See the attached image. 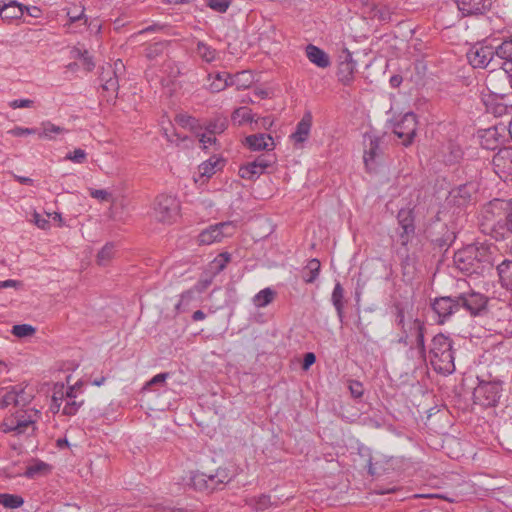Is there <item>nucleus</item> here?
<instances>
[{
	"label": "nucleus",
	"instance_id": "9",
	"mask_svg": "<svg viewBox=\"0 0 512 512\" xmlns=\"http://www.w3.org/2000/svg\"><path fill=\"white\" fill-rule=\"evenodd\" d=\"M275 163L273 156H259L253 162H249L239 168V176L246 180H255L262 175L267 168Z\"/></svg>",
	"mask_w": 512,
	"mask_h": 512
},
{
	"label": "nucleus",
	"instance_id": "56",
	"mask_svg": "<svg viewBox=\"0 0 512 512\" xmlns=\"http://www.w3.org/2000/svg\"><path fill=\"white\" fill-rule=\"evenodd\" d=\"M34 105V101L30 99H16L9 103V106L13 109L18 108H31Z\"/></svg>",
	"mask_w": 512,
	"mask_h": 512
},
{
	"label": "nucleus",
	"instance_id": "10",
	"mask_svg": "<svg viewBox=\"0 0 512 512\" xmlns=\"http://www.w3.org/2000/svg\"><path fill=\"white\" fill-rule=\"evenodd\" d=\"M496 55V48L478 45L472 47L467 53V59L474 68H487Z\"/></svg>",
	"mask_w": 512,
	"mask_h": 512
},
{
	"label": "nucleus",
	"instance_id": "6",
	"mask_svg": "<svg viewBox=\"0 0 512 512\" xmlns=\"http://www.w3.org/2000/svg\"><path fill=\"white\" fill-rule=\"evenodd\" d=\"M237 230V224L233 221L211 225L198 236L200 245H211L222 241L225 237L232 236Z\"/></svg>",
	"mask_w": 512,
	"mask_h": 512
},
{
	"label": "nucleus",
	"instance_id": "61",
	"mask_svg": "<svg viewBox=\"0 0 512 512\" xmlns=\"http://www.w3.org/2000/svg\"><path fill=\"white\" fill-rule=\"evenodd\" d=\"M167 377H168L167 373L157 374L147 383V385H154V384H158V383H163V382H165Z\"/></svg>",
	"mask_w": 512,
	"mask_h": 512
},
{
	"label": "nucleus",
	"instance_id": "34",
	"mask_svg": "<svg viewBox=\"0 0 512 512\" xmlns=\"http://www.w3.org/2000/svg\"><path fill=\"white\" fill-rule=\"evenodd\" d=\"M232 121L239 126L248 122L252 123L254 121L252 110L248 107L237 108L232 114Z\"/></svg>",
	"mask_w": 512,
	"mask_h": 512
},
{
	"label": "nucleus",
	"instance_id": "52",
	"mask_svg": "<svg viewBox=\"0 0 512 512\" xmlns=\"http://www.w3.org/2000/svg\"><path fill=\"white\" fill-rule=\"evenodd\" d=\"M33 222L40 229L47 230L50 228L48 217L45 218L37 212H34L33 214Z\"/></svg>",
	"mask_w": 512,
	"mask_h": 512
},
{
	"label": "nucleus",
	"instance_id": "38",
	"mask_svg": "<svg viewBox=\"0 0 512 512\" xmlns=\"http://www.w3.org/2000/svg\"><path fill=\"white\" fill-rule=\"evenodd\" d=\"M197 54L205 62L211 63L216 60L218 52L208 44L199 41L197 43Z\"/></svg>",
	"mask_w": 512,
	"mask_h": 512
},
{
	"label": "nucleus",
	"instance_id": "54",
	"mask_svg": "<svg viewBox=\"0 0 512 512\" xmlns=\"http://www.w3.org/2000/svg\"><path fill=\"white\" fill-rule=\"evenodd\" d=\"M349 390L351 392V395L355 398L362 397L364 393L363 385L358 381H350Z\"/></svg>",
	"mask_w": 512,
	"mask_h": 512
},
{
	"label": "nucleus",
	"instance_id": "45",
	"mask_svg": "<svg viewBox=\"0 0 512 512\" xmlns=\"http://www.w3.org/2000/svg\"><path fill=\"white\" fill-rule=\"evenodd\" d=\"M12 334L18 338L31 337L36 333V328L30 324H18L12 327Z\"/></svg>",
	"mask_w": 512,
	"mask_h": 512
},
{
	"label": "nucleus",
	"instance_id": "18",
	"mask_svg": "<svg viewBox=\"0 0 512 512\" xmlns=\"http://www.w3.org/2000/svg\"><path fill=\"white\" fill-rule=\"evenodd\" d=\"M459 309L458 299L451 297L437 298L433 303V310L438 314L441 322Z\"/></svg>",
	"mask_w": 512,
	"mask_h": 512
},
{
	"label": "nucleus",
	"instance_id": "13",
	"mask_svg": "<svg viewBox=\"0 0 512 512\" xmlns=\"http://www.w3.org/2000/svg\"><path fill=\"white\" fill-rule=\"evenodd\" d=\"M457 299L459 301V308H465L472 316L480 315L487 306V298L476 292L461 295Z\"/></svg>",
	"mask_w": 512,
	"mask_h": 512
},
{
	"label": "nucleus",
	"instance_id": "48",
	"mask_svg": "<svg viewBox=\"0 0 512 512\" xmlns=\"http://www.w3.org/2000/svg\"><path fill=\"white\" fill-rule=\"evenodd\" d=\"M87 153L81 148H77L72 152H69L65 156V160L71 161L76 164H82L86 161Z\"/></svg>",
	"mask_w": 512,
	"mask_h": 512
},
{
	"label": "nucleus",
	"instance_id": "59",
	"mask_svg": "<svg viewBox=\"0 0 512 512\" xmlns=\"http://www.w3.org/2000/svg\"><path fill=\"white\" fill-rule=\"evenodd\" d=\"M10 134L14 136H23V135H30L35 133L34 129L31 128H22V127H15L9 131Z\"/></svg>",
	"mask_w": 512,
	"mask_h": 512
},
{
	"label": "nucleus",
	"instance_id": "37",
	"mask_svg": "<svg viewBox=\"0 0 512 512\" xmlns=\"http://www.w3.org/2000/svg\"><path fill=\"white\" fill-rule=\"evenodd\" d=\"M50 470L51 468L48 464L39 461L29 465L26 468L24 475L28 478H35L38 476L47 475L50 472Z\"/></svg>",
	"mask_w": 512,
	"mask_h": 512
},
{
	"label": "nucleus",
	"instance_id": "17",
	"mask_svg": "<svg viewBox=\"0 0 512 512\" xmlns=\"http://www.w3.org/2000/svg\"><path fill=\"white\" fill-rule=\"evenodd\" d=\"M382 155V149L380 147V141L378 138L369 137V144L364 152V163L369 171L376 169L378 165V159Z\"/></svg>",
	"mask_w": 512,
	"mask_h": 512
},
{
	"label": "nucleus",
	"instance_id": "55",
	"mask_svg": "<svg viewBox=\"0 0 512 512\" xmlns=\"http://www.w3.org/2000/svg\"><path fill=\"white\" fill-rule=\"evenodd\" d=\"M67 16L69 18V23H67L66 26L70 28L72 24L85 18L84 8H81L78 13L69 10L67 12Z\"/></svg>",
	"mask_w": 512,
	"mask_h": 512
},
{
	"label": "nucleus",
	"instance_id": "3",
	"mask_svg": "<svg viewBox=\"0 0 512 512\" xmlns=\"http://www.w3.org/2000/svg\"><path fill=\"white\" fill-rule=\"evenodd\" d=\"M429 359L435 371L441 374H451L455 370L452 341L444 334L434 336Z\"/></svg>",
	"mask_w": 512,
	"mask_h": 512
},
{
	"label": "nucleus",
	"instance_id": "58",
	"mask_svg": "<svg viewBox=\"0 0 512 512\" xmlns=\"http://www.w3.org/2000/svg\"><path fill=\"white\" fill-rule=\"evenodd\" d=\"M199 140L202 143L203 148H205V149L208 148V146L216 143V138H215L214 134H209L208 132H207V134L206 133L202 134L200 136Z\"/></svg>",
	"mask_w": 512,
	"mask_h": 512
},
{
	"label": "nucleus",
	"instance_id": "43",
	"mask_svg": "<svg viewBox=\"0 0 512 512\" xmlns=\"http://www.w3.org/2000/svg\"><path fill=\"white\" fill-rule=\"evenodd\" d=\"M89 194L92 198L98 200L100 203H114L115 201L113 194L106 189L89 188Z\"/></svg>",
	"mask_w": 512,
	"mask_h": 512
},
{
	"label": "nucleus",
	"instance_id": "41",
	"mask_svg": "<svg viewBox=\"0 0 512 512\" xmlns=\"http://www.w3.org/2000/svg\"><path fill=\"white\" fill-rule=\"evenodd\" d=\"M344 290L343 287L340 285V283H337L334 287L333 293H332V302L335 306L337 313L339 316L342 315L343 308H344Z\"/></svg>",
	"mask_w": 512,
	"mask_h": 512
},
{
	"label": "nucleus",
	"instance_id": "23",
	"mask_svg": "<svg viewBox=\"0 0 512 512\" xmlns=\"http://www.w3.org/2000/svg\"><path fill=\"white\" fill-rule=\"evenodd\" d=\"M312 125V117L310 114L304 115L301 121L297 124L296 131L291 134V139L295 144H300L306 141L309 136Z\"/></svg>",
	"mask_w": 512,
	"mask_h": 512
},
{
	"label": "nucleus",
	"instance_id": "62",
	"mask_svg": "<svg viewBox=\"0 0 512 512\" xmlns=\"http://www.w3.org/2000/svg\"><path fill=\"white\" fill-rule=\"evenodd\" d=\"M20 282L19 281H16V280H5V281H0V289L2 288H18L20 287Z\"/></svg>",
	"mask_w": 512,
	"mask_h": 512
},
{
	"label": "nucleus",
	"instance_id": "50",
	"mask_svg": "<svg viewBox=\"0 0 512 512\" xmlns=\"http://www.w3.org/2000/svg\"><path fill=\"white\" fill-rule=\"evenodd\" d=\"M415 232L406 231V229H400L398 233L397 243L401 246H406L414 237Z\"/></svg>",
	"mask_w": 512,
	"mask_h": 512
},
{
	"label": "nucleus",
	"instance_id": "4",
	"mask_svg": "<svg viewBox=\"0 0 512 512\" xmlns=\"http://www.w3.org/2000/svg\"><path fill=\"white\" fill-rule=\"evenodd\" d=\"M40 417L41 413L36 409H19L15 413L6 417L0 427L5 433H13L14 435H30L35 431V424Z\"/></svg>",
	"mask_w": 512,
	"mask_h": 512
},
{
	"label": "nucleus",
	"instance_id": "51",
	"mask_svg": "<svg viewBox=\"0 0 512 512\" xmlns=\"http://www.w3.org/2000/svg\"><path fill=\"white\" fill-rule=\"evenodd\" d=\"M214 277L211 275H207L204 273L203 277L198 281V283L195 285V290L198 293H202L207 289V287L212 283Z\"/></svg>",
	"mask_w": 512,
	"mask_h": 512
},
{
	"label": "nucleus",
	"instance_id": "11",
	"mask_svg": "<svg viewBox=\"0 0 512 512\" xmlns=\"http://www.w3.org/2000/svg\"><path fill=\"white\" fill-rule=\"evenodd\" d=\"M494 172L503 180L512 176V147H504L492 158Z\"/></svg>",
	"mask_w": 512,
	"mask_h": 512
},
{
	"label": "nucleus",
	"instance_id": "26",
	"mask_svg": "<svg viewBox=\"0 0 512 512\" xmlns=\"http://www.w3.org/2000/svg\"><path fill=\"white\" fill-rule=\"evenodd\" d=\"M481 146L487 150H494L498 147L499 134L496 128H489L480 135Z\"/></svg>",
	"mask_w": 512,
	"mask_h": 512
},
{
	"label": "nucleus",
	"instance_id": "21",
	"mask_svg": "<svg viewBox=\"0 0 512 512\" xmlns=\"http://www.w3.org/2000/svg\"><path fill=\"white\" fill-rule=\"evenodd\" d=\"M305 52L309 61L317 67L327 68L330 66L331 62L329 56L319 47L309 44L306 46Z\"/></svg>",
	"mask_w": 512,
	"mask_h": 512
},
{
	"label": "nucleus",
	"instance_id": "25",
	"mask_svg": "<svg viewBox=\"0 0 512 512\" xmlns=\"http://www.w3.org/2000/svg\"><path fill=\"white\" fill-rule=\"evenodd\" d=\"M23 6L16 2L10 1L6 3L0 0V15L3 19H18L23 16Z\"/></svg>",
	"mask_w": 512,
	"mask_h": 512
},
{
	"label": "nucleus",
	"instance_id": "24",
	"mask_svg": "<svg viewBox=\"0 0 512 512\" xmlns=\"http://www.w3.org/2000/svg\"><path fill=\"white\" fill-rule=\"evenodd\" d=\"M355 70L356 63L352 60L351 55H348V57L341 61L338 66L337 75L339 81L345 85L349 84L353 79Z\"/></svg>",
	"mask_w": 512,
	"mask_h": 512
},
{
	"label": "nucleus",
	"instance_id": "32",
	"mask_svg": "<svg viewBox=\"0 0 512 512\" xmlns=\"http://www.w3.org/2000/svg\"><path fill=\"white\" fill-rule=\"evenodd\" d=\"M275 296L276 292L273 289H262L253 297V304L258 308H263L269 305L274 300Z\"/></svg>",
	"mask_w": 512,
	"mask_h": 512
},
{
	"label": "nucleus",
	"instance_id": "46",
	"mask_svg": "<svg viewBox=\"0 0 512 512\" xmlns=\"http://www.w3.org/2000/svg\"><path fill=\"white\" fill-rule=\"evenodd\" d=\"M168 42H156L147 47L146 57L149 60H154L160 56L167 48Z\"/></svg>",
	"mask_w": 512,
	"mask_h": 512
},
{
	"label": "nucleus",
	"instance_id": "49",
	"mask_svg": "<svg viewBox=\"0 0 512 512\" xmlns=\"http://www.w3.org/2000/svg\"><path fill=\"white\" fill-rule=\"evenodd\" d=\"M230 1L229 0H209L208 6L219 13H224L229 8Z\"/></svg>",
	"mask_w": 512,
	"mask_h": 512
},
{
	"label": "nucleus",
	"instance_id": "1",
	"mask_svg": "<svg viewBox=\"0 0 512 512\" xmlns=\"http://www.w3.org/2000/svg\"><path fill=\"white\" fill-rule=\"evenodd\" d=\"M483 225L496 233L505 236L512 232V202L494 199L482 212Z\"/></svg>",
	"mask_w": 512,
	"mask_h": 512
},
{
	"label": "nucleus",
	"instance_id": "60",
	"mask_svg": "<svg viewBox=\"0 0 512 512\" xmlns=\"http://www.w3.org/2000/svg\"><path fill=\"white\" fill-rule=\"evenodd\" d=\"M316 361V357L314 355V353H306L305 356H304V361H303V365H302V368L303 370H308L310 368L311 365H313Z\"/></svg>",
	"mask_w": 512,
	"mask_h": 512
},
{
	"label": "nucleus",
	"instance_id": "19",
	"mask_svg": "<svg viewBox=\"0 0 512 512\" xmlns=\"http://www.w3.org/2000/svg\"><path fill=\"white\" fill-rule=\"evenodd\" d=\"M245 143L249 149L253 151H270L273 150L275 146L273 137L262 133L247 136Z\"/></svg>",
	"mask_w": 512,
	"mask_h": 512
},
{
	"label": "nucleus",
	"instance_id": "16",
	"mask_svg": "<svg viewBox=\"0 0 512 512\" xmlns=\"http://www.w3.org/2000/svg\"><path fill=\"white\" fill-rule=\"evenodd\" d=\"M236 475L237 469L234 465L227 463L219 466L215 473L210 474L214 490L230 483Z\"/></svg>",
	"mask_w": 512,
	"mask_h": 512
},
{
	"label": "nucleus",
	"instance_id": "22",
	"mask_svg": "<svg viewBox=\"0 0 512 512\" xmlns=\"http://www.w3.org/2000/svg\"><path fill=\"white\" fill-rule=\"evenodd\" d=\"M187 484L198 491L214 490L213 484L210 480V475L200 471H191Z\"/></svg>",
	"mask_w": 512,
	"mask_h": 512
},
{
	"label": "nucleus",
	"instance_id": "36",
	"mask_svg": "<svg viewBox=\"0 0 512 512\" xmlns=\"http://www.w3.org/2000/svg\"><path fill=\"white\" fill-rule=\"evenodd\" d=\"M221 164L222 161L219 158L213 156L199 166V174L201 176L211 177L213 174H215L217 169H219Z\"/></svg>",
	"mask_w": 512,
	"mask_h": 512
},
{
	"label": "nucleus",
	"instance_id": "44",
	"mask_svg": "<svg viewBox=\"0 0 512 512\" xmlns=\"http://www.w3.org/2000/svg\"><path fill=\"white\" fill-rule=\"evenodd\" d=\"M101 79L103 81V89L106 91L116 92L118 90L119 84L117 76L110 74V70L103 71L101 75Z\"/></svg>",
	"mask_w": 512,
	"mask_h": 512
},
{
	"label": "nucleus",
	"instance_id": "53",
	"mask_svg": "<svg viewBox=\"0 0 512 512\" xmlns=\"http://www.w3.org/2000/svg\"><path fill=\"white\" fill-rule=\"evenodd\" d=\"M175 120L183 127H194L196 123L195 118L187 114H179L176 116Z\"/></svg>",
	"mask_w": 512,
	"mask_h": 512
},
{
	"label": "nucleus",
	"instance_id": "35",
	"mask_svg": "<svg viewBox=\"0 0 512 512\" xmlns=\"http://www.w3.org/2000/svg\"><path fill=\"white\" fill-rule=\"evenodd\" d=\"M397 218L400 229H408L410 232H415L414 217L411 209H401L398 212Z\"/></svg>",
	"mask_w": 512,
	"mask_h": 512
},
{
	"label": "nucleus",
	"instance_id": "5",
	"mask_svg": "<svg viewBox=\"0 0 512 512\" xmlns=\"http://www.w3.org/2000/svg\"><path fill=\"white\" fill-rule=\"evenodd\" d=\"M154 218L162 223L176 221L180 213V203L176 197L161 194L156 197L153 205Z\"/></svg>",
	"mask_w": 512,
	"mask_h": 512
},
{
	"label": "nucleus",
	"instance_id": "7",
	"mask_svg": "<svg viewBox=\"0 0 512 512\" xmlns=\"http://www.w3.org/2000/svg\"><path fill=\"white\" fill-rule=\"evenodd\" d=\"M501 387L495 382H480L473 392L474 402L484 407L494 406L500 397Z\"/></svg>",
	"mask_w": 512,
	"mask_h": 512
},
{
	"label": "nucleus",
	"instance_id": "2",
	"mask_svg": "<svg viewBox=\"0 0 512 512\" xmlns=\"http://www.w3.org/2000/svg\"><path fill=\"white\" fill-rule=\"evenodd\" d=\"M81 388L82 382L80 381L70 386L63 383L54 384L50 410L54 414L61 411L64 415H75L84 403V400L79 398Z\"/></svg>",
	"mask_w": 512,
	"mask_h": 512
},
{
	"label": "nucleus",
	"instance_id": "40",
	"mask_svg": "<svg viewBox=\"0 0 512 512\" xmlns=\"http://www.w3.org/2000/svg\"><path fill=\"white\" fill-rule=\"evenodd\" d=\"M228 127V120L225 117H216L208 123L206 130L209 134H221Z\"/></svg>",
	"mask_w": 512,
	"mask_h": 512
},
{
	"label": "nucleus",
	"instance_id": "29",
	"mask_svg": "<svg viewBox=\"0 0 512 512\" xmlns=\"http://www.w3.org/2000/svg\"><path fill=\"white\" fill-rule=\"evenodd\" d=\"M68 131L61 126H57L50 121H44L41 123V131L39 137L42 139L53 140L54 135L64 134Z\"/></svg>",
	"mask_w": 512,
	"mask_h": 512
},
{
	"label": "nucleus",
	"instance_id": "57",
	"mask_svg": "<svg viewBox=\"0 0 512 512\" xmlns=\"http://www.w3.org/2000/svg\"><path fill=\"white\" fill-rule=\"evenodd\" d=\"M119 253L114 243H107L101 249L97 256H110L111 254Z\"/></svg>",
	"mask_w": 512,
	"mask_h": 512
},
{
	"label": "nucleus",
	"instance_id": "42",
	"mask_svg": "<svg viewBox=\"0 0 512 512\" xmlns=\"http://www.w3.org/2000/svg\"><path fill=\"white\" fill-rule=\"evenodd\" d=\"M229 258H214L205 270V274L215 277L227 265Z\"/></svg>",
	"mask_w": 512,
	"mask_h": 512
},
{
	"label": "nucleus",
	"instance_id": "39",
	"mask_svg": "<svg viewBox=\"0 0 512 512\" xmlns=\"http://www.w3.org/2000/svg\"><path fill=\"white\" fill-rule=\"evenodd\" d=\"M0 504L8 509H16L24 504V500L21 496L15 494H0Z\"/></svg>",
	"mask_w": 512,
	"mask_h": 512
},
{
	"label": "nucleus",
	"instance_id": "28",
	"mask_svg": "<svg viewBox=\"0 0 512 512\" xmlns=\"http://www.w3.org/2000/svg\"><path fill=\"white\" fill-rule=\"evenodd\" d=\"M503 286L512 291V260L505 259L497 267Z\"/></svg>",
	"mask_w": 512,
	"mask_h": 512
},
{
	"label": "nucleus",
	"instance_id": "12",
	"mask_svg": "<svg viewBox=\"0 0 512 512\" xmlns=\"http://www.w3.org/2000/svg\"><path fill=\"white\" fill-rule=\"evenodd\" d=\"M31 394L25 392L23 388H13L8 391H0V408L7 409L11 406L22 407L30 402Z\"/></svg>",
	"mask_w": 512,
	"mask_h": 512
},
{
	"label": "nucleus",
	"instance_id": "30",
	"mask_svg": "<svg viewBox=\"0 0 512 512\" xmlns=\"http://www.w3.org/2000/svg\"><path fill=\"white\" fill-rule=\"evenodd\" d=\"M209 78H212V81L209 84V90L213 93L223 91L225 88L230 86V75L229 74L217 73L213 77L211 75H209Z\"/></svg>",
	"mask_w": 512,
	"mask_h": 512
},
{
	"label": "nucleus",
	"instance_id": "8",
	"mask_svg": "<svg viewBox=\"0 0 512 512\" xmlns=\"http://www.w3.org/2000/svg\"><path fill=\"white\" fill-rule=\"evenodd\" d=\"M417 131V119L414 113H406L394 125V134L402 140L404 146L412 143Z\"/></svg>",
	"mask_w": 512,
	"mask_h": 512
},
{
	"label": "nucleus",
	"instance_id": "64",
	"mask_svg": "<svg viewBox=\"0 0 512 512\" xmlns=\"http://www.w3.org/2000/svg\"><path fill=\"white\" fill-rule=\"evenodd\" d=\"M260 120H261V127H263L264 129H269L274 123V121L271 117H263Z\"/></svg>",
	"mask_w": 512,
	"mask_h": 512
},
{
	"label": "nucleus",
	"instance_id": "47",
	"mask_svg": "<svg viewBox=\"0 0 512 512\" xmlns=\"http://www.w3.org/2000/svg\"><path fill=\"white\" fill-rule=\"evenodd\" d=\"M72 53L75 58H79L83 60V66L87 71H91L95 67V63L92 58L89 56L87 50H81L77 47L73 48Z\"/></svg>",
	"mask_w": 512,
	"mask_h": 512
},
{
	"label": "nucleus",
	"instance_id": "31",
	"mask_svg": "<svg viewBox=\"0 0 512 512\" xmlns=\"http://www.w3.org/2000/svg\"><path fill=\"white\" fill-rule=\"evenodd\" d=\"M253 83V76L249 71H242L234 76L230 75V86H236L237 89H246Z\"/></svg>",
	"mask_w": 512,
	"mask_h": 512
},
{
	"label": "nucleus",
	"instance_id": "15",
	"mask_svg": "<svg viewBox=\"0 0 512 512\" xmlns=\"http://www.w3.org/2000/svg\"><path fill=\"white\" fill-rule=\"evenodd\" d=\"M496 56L506 60L503 63L502 73L508 79L512 87V36L505 39L496 47Z\"/></svg>",
	"mask_w": 512,
	"mask_h": 512
},
{
	"label": "nucleus",
	"instance_id": "33",
	"mask_svg": "<svg viewBox=\"0 0 512 512\" xmlns=\"http://www.w3.org/2000/svg\"><path fill=\"white\" fill-rule=\"evenodd\" d=\"M320 266L321 264L318 258L310 259L303 270L304 281L307 283H312L318 276Z\"/></svg>",
	"mask_w": 512,
	"mask_h": 512
},
{
	"label": "nucleus",
	"instance_id": "27",
	"mask_svg": "<svg viewBox=\"0 0 512 512\" xmlns=\"http://www.w3.org/2000/svg\"><path fill=\"white\" fill-rule=\"evenodd\" d=\"M245 503L248 507L256 512L264 511L272 506L270 496L265 494L248 497L245 499Z\"/></svg>",
	"mask_w": 512,
	"mask_h": 512
},
{
	"label": "nucleus",
	"instance_id": "14",
	"mask_svg": "<svg viewBox=\"0 0 512 512\" xmlns=\"http://www.w3.org/2000/svg\"><path fill=\"white\" fill-rule=\"evenodd\" d=\"M399 323L402 325L407 337H415L416 342L420 349H424V334L423 323L418 319L409 318L407 321L404 319L402 311L399 312Z\"/></svg>",
	"mask_w": 512,
	"mask_h": 512
},
{
	"label": "nucleus",
	"instance_id": "63",
	"mask_svg": "<svg viewBox=\"0 0 512 512\" xmlns=\"http://www.w3.org/2000/svg\"><path fill=\"white\" fill-rule=\"evenodd\" d=\"M192 298H193V291L192 290H188V291H185L184 293H182L181 294L180 302L176 306L177 309L180 307L181 304H183L184 302H188Z\"/></svg>",
	"mask_w": 512,
	"mask_h": 512
},
{
	"label": "nucleus",
	"instance_id": "20",
	"mask_svg": "<svg viewBox=\"0 0 512 512\" xmlns=\"http://www.w3.org/2000/svg\"><path fill=\"white\" fill-rule=\"evenodd\" d=\"M456 3L459 11L468 16L484 12L491 5V0H457Z\"/></svg>",
	"mask_w": 512,
	"mask_h": 512
}]
</instances>
